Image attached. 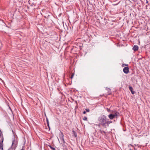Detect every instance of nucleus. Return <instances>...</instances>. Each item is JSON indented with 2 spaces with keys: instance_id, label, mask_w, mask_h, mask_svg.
Instances as JSON below:
<instances>
[{
  "instance_id": "2",
  "label": "nucleus",
  "mask_w": 150,
  "mask_h": 150,
  "mask_svg": "<svg viewBox=\"0 0 150 150\" xmlns=\"http://www.w3.org/2000/svg\"><path fill=\"white\" fill-rule=\"evenodd\" d=\"M113 113L114 114H110L108 115V117L110 119L112 120L115 117L118 116L119 113L116 111H115Z\"/></svg>"
},
{
  "instance_id": "19",
  "label": "nucleus",
  "mask_w": 150,
  "mask_h": 150,
  "mask_svg": "<svg viewBox=\"0 0 150 150\" xmlns=\"http://www.w3.org/2000/svg\"><path fill=\"white\" fill-rule=\"evenodd\" d=\"M74 75V74H72V75H71V79H72L73 78Z\"/></svg>"
},
{
  "instance_id": "1",
  "label": "nucleus",
  "mask_w": 150,
  "mask_h": 150,
  "mask_svg": "<svg viewBox=\"0 0 150 150\" xmlns=\"http://www.w3.org/2000/svg\"><path fill=\"white\" fill-rule=\"evenodd\" d=\"M107 119V117L104 115H101L98 118L99 122L98 126H102L105 128H106Z\"/></svg>"
},
{
  "instance_id": "26",
  "label": "nucleus",
  "mask_w": 150,
  "mask_h": 150,
  "mask_svg": "<svg viewBox=\"0 0 150 150\" xmlns=\"http://www.w3.org/2000/svg\"><path fill=\"white\" fill-rule=\"evenodd\" d=\"M129 150H132V149H130Z\"/></svg>"
},
{
  "instance_id": "16",
  "label": "nucleus",
  "mask_w": 150,
  "mask_h": 150,
  "mask_svg": "<svg viewBox=\"0 0 150 150\" xmlns=\"http://www.w3.org/2000/svg\"><path fill=\"white\" fill-rule=\"evenodd\" d=\"M128 66V65L126 64H122V67H124L125 66Z\"/></svg>"
},
{
  "instance_id": "5",
  "label": "nucleus",
  "mask_w": 150,
  "mask_h": 150,
  "mask_svg": "<svg viewBox=\"0 0 150 150\" xmlns=\"http://www.w3.org/2000/svg\"><path fill=\"white\" fill-rule=\"evenodd\" d=\"M124 72L126 74H128L129 72V68L128 67H126L123 69Z\"/></svg>"
},
{
  "instance_id": "15",
  "label": "nucleus",
  "mask_w": 150,
  "mask_h": 150,
  "mask_svg": "<svg viewBox=\"0 0 150 150\" xmlns=\"http://www.w3.org/2000/svg\"><path fill=\"white\" fill-rule=\"evenodd\" d=\"M2 136H3V134L2 133L0 129V138H1V137Z\"/></svg>"
},
{
  "instance_id": "12",
  "label": "nucleus",
  "mask_w": 150,
  "mask_h": 150,
  "mask_svg": "<svg viewBox=\"0 0 150 150\" xmlns=\"http://www.w3.org/2000/svg\"><path fill=\"white\" fill-rule=\"evenodd\" d=\"M46 121H47V125L48 127L49 128H50L49 122L48 120V119L47 118H46Z\"/></svg>"
},
{
  "instance_id": "11",
  "label": "nucleus",
  "mask_w": 150,
  "mask_h": 150,
  "mask_svg": "<svg viewBox=\"0 0 150 150\" xmlns=\"http://www.w3.org/2000/svg\"><path fill=\"white\" fill-rule=\"evenodd\" d=\"M99 132L100 133L102 134H103V133H104L105 134H106V132L103 130H102L101 129H100L99 130Z\"/></svg>"
},
{
  "instance_id": "28",
  "label": "nucleus",
  "mask_w": 150,
  "mask_h": 150,
  "mask_svg": "<svg viewBox=\"0 0 150 150\" xmlns=\"http://www.w3.org/2000/svg\"><path fill=\"white\" fill-rule=\"evenodd\" d=\"M0 79L1 80H2L1 79H0Z\"/></svg>"
},
{
  "instance_id": "9",
  "label": "nucleus",
  "mask_w": 150,
  "mask_h": 150,
  "mask_svg": "<svg viewBox=\"0 0 150 150\" xmlns=\"http://www.w3.org/2000/svg\"><path fill=\"white\" fill-rule=\"evenodd\" d=\"M64 136L63 134L61 132V134L59 136L60 139L61 140H62L64 139Z\"/></svg>"
},
{
  "instance_id": "18",
  "label": "nucleus",
  "mask_w": 150,
  "mask_h": 150,
  "mask_svg": "<svg viewBox=\"0 0 150 150\" xmlns=\"http://www.w3.org/2000/svg\"><path fill=\"white\" fill-rule=\"evenodd\" d=\"M85 110L86 111L88 112H89L90 111V110L89 109H86Z\"/></svg>"
},
{
  "instance_id": "20",
  "label": "nucleus",
  "mask_w": 150,
  "mask_h": 150,
  "mask_svg": "<svg viewBox=\"0 0 150 150\" xmlns=\"http://www.w3.org/2000/svg\"><path fill=\"white\" fill-rule=\"evenodd\" d=\"M61 140L62 142H63V143H65V142L64 139L62 140Z\"/></svg>"
},
{
  "instance_id": "6",
  "label": "nucleus",
  "mask_w": 150,
  "mask_h": 150,
  "mask_svg": "<svg viewBox=\"0 0 150 150\" xmlns=\"http://www.w3.org/2000/svg\"><path fill=\"white\" fill-rule=\"evenodd\" d=\"M112 122V121H109V119H107V122L106 124V128L108 127L109 126V125L110 123Z\"/></svg>"
},
{
  "instance_id": "4",
  "label": "nucleus",
  "mask_w": 150,
  "mask_h": 150,
  "mask_svg": "<svg viewBox=\"0 0 150 150\" xmlns=\"http://www.w3.org/2000/svg\"><path fill=\"white\" fill-rule=\"evenodd\" d=\"M16 139L15 137H14L13 140L12 141V144L11 147L16 148L17 146L16 144Z\"/></svg>"
},
{
  "instance_id": "29",
  "label": "nucleus",
  "mask_w": 150,
  "mask_h": 150,
  "mask_svg": "<svg viewBox=\"0 0 150 150\" xmlns=\"http://www.w3.org/2000/svg\"><path fill=\"white\" fill-rule=\"evenodd\" d=\"M130 145L131 146H132L131 144H130Z\"/></svg>"
},
{
  "instance_id": "7",
  "label": "nucleus",
  "mask_w": 150,
  "mask_h": 150,
  "mask_svg": "<svg viewBox=\"0 0 150 150\" xmlns=\"http://www.w3.org/2000/svg\"><path fill=\"white\" fill-rule=\"evenodd\" d=\"M129 88L132 94H133L135 93V92L134 91H133V88L131 86H129Z\"/></svg>"
},
{
  "instance_id": "8",
  "label": "nucleus",
  "mask_w": 150,
  "mask_h": 150,
  "mask_svg": "<svg viewBox=\"0 0 150 150\" xmlns=\"http://www.w3.org/2000/svg\"><path fill=\"white\" fill-rule=\"evenodd\" d=\"M138 46L137 45H135L133 47V50L134 51H136L138 50Z\"/></svg>"
},
{
  "instance_id": "14",
  "label": "nucleus",
  "mask_w": 150,
  "mask_h": 150,
  "mask_svg": "<svg viewBox=\"0 0 150 150\" xmlns=\"http://www.w3.org/2000/svg\"><path fill=\"white\" fill-rule=\"evenodd\" d=\"M48 146L50 147V148L52 150H56L54 148L52 147L51 146H50V145H48Z\"/></svg>"
},
{
  "instance_id": "17",
  "label": "nucleus",
  "mask_w": 150,
  "mask_h": 150,
  "mask_svg": "<svg viewBox=\"0 0 150 150\" xmlns=\"http://www.w3.org/2000/svg\"><path fill=\"white\" fill-rule=\"evenodd\" d=\"M87 117H84L83 119V120H87Z\"/></svg>"
},
{
  "instance_id": "24",
  "label": "nucleus",
  "mask_w": 150,
  "mask_h": 150,
  "mask_svg": "<svg viewBox=\"0 0 150 150\" xmlns=\"http://www.w3.org/2000/svg\"><path fill=\"white\" fill-rule=\"evenodd\" d=\"M132 1H134V2H136L137 0H132Z\"/></svg>"
},
{
  "instance_id": "23",
  "label": "nucleus",
  "mask_w": 150,
  "mask_h": 150,
  "mask_svg": "<svg viewBox=\"0 0 150 150\" xmlns=\"http://www.w3.org/2000/svg\"><path fill=\"white\" fill-rule=\"evenodd\" d=\"M86 112L85 111H84L83 112V113L84 114H86Z\"/></svg>"
},
{
  "instance_id": "3",
  "label": "nucleus",
  "mask_w": 150,
  "mask_h": 150,
  "mask_svg": "<svg viewBox=\"0 0 150 150\" xmlns=\"http://www.w3.org/2000/svg\"><path fill=\"white\" fill-rule=\"evenodd\" d=\"M4 139V137L2 136H1V140L0 141V150H3V142Z\"/></svg>"
},
{
  "instance_id": "22",
  "label": "nucleus",
  "mask_w": 150,
  "mask_h": 150,
  "mask_svg": "<svg viewBox=\"0 0 150 150\" xmlns=\"http://www.w3.org/2000/svg\"><path fill=\"white\" fill-rule=\"evenodd\" d=\"M21 150H25L24 147H23L22 149Z\"/></svg>"
},
{
  "instance_id": "21",
  "label": "nucleus",
  "mask_w": 150,
  "mask_h": 150,
  "mask_svg": "<svg viewBox=\"0 0 150 150\" xmlns=\"http://www.w3.org/2000/svg\"><path fill=\"white\" fill-rule=\"evenodd\" d=\"M107 111L108 112H109L110 111V109L108 108H107Z\"/></svg>"
},
{
  "instance_id": "10",
  "label": "nucleus",
  "mask_w": 150,
  "mask_h": 150,
  "mask_svg": "<svg viewBox=\"0 0 150 150\" xmlns=\"http://www.w3.org/2000/svg\"><path fill=\"white\" fill-rule=\"evenodd\" d=\"M72 132H73V134L74 135V137H77V133H76L75 132V131L74 130H73Z\"/></svg>"
},
{
  "instance_id": "27",
  "label": "nucleus",
  "mask_w": 150,
  "mask_h": 150,
  "mask_svg": "<svg viewBox=\"0 0 150 150\" xmlns=\"http://www.w3.org/2000/svg\"><path fill=\"white\" fill-rule=\"evenodd\" d=\"M75 102L76 103H77V101H75Z\"/></svg>"
},
{
  "instance_id": "25",
  "label": "nucleus",
  "mask_w": 150,
  "mask_h": 150,
  "mask_svg": "<svg viewBox=\"0 0 150 150\" xmlns=\"http://www.w3.org/2000/svg\"><path fill=\"white\" fill-rule=\"evenodd\" d=\"M146 4L148 3V0H146Z\"/></svg>"
},
{
  "instance_id": "13",
  "label": "nucleus",
  "mask_w": 150,
  "mask_h": 150,
  "mask_svg": "<svg viewBox=\"0 0 150 150\" xmlns=\"http://www.w3.org/2000/svg\"><path fill=\"white\" fill-rule=\"evenodd\" d=\"M15 149L16 148L11 146L8 150H15Z\"/></svg>"
}]
</instances>
